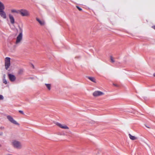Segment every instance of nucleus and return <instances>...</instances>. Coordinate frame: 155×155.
<instances>
[{"instance_id": "obj_17", "label": "nucleus", "mask_w": 155, "mask_h": 155, "mask_svg": "<svg viewBox=\"0 0 155 155\" xmlns=\"http://www.w3.org/2000/svg\"><path fill=\"white\" fill-rule=\"evenodd\" d=\"M11 12L12 13H18V12L17 11V10H15V9H12L11 10Z\"/></svg>"}, {"instance_id": "obj_2", "label": "nucleus", "mask_w": 155, "mask_h": 155, "mask_svg": "<svg viewBox=\"0 0 155 155\" xmlns=\"http://www.w3.org/2000/svg\"><path fill=\"white\" fill-rule=\"evenodd\" d=\"M4 9V5L0 2V15L3 18L5 19L6 18V15L5 13L3 11Z\"/></svg>"}, {"instance_id": "obj_3", "label": "nucleus", "mask_w": 155, "mask_h": 155, "mask_svg": "<svg viewBox=\"0 0 155 155\" xmlns=\"http://www.w3.org/2000/svg\"><path fill=\"white\" fill-rule=\"evenodd\" d=\"M5 67L6 70H8L10 65V58L7 57L5 59Z\"/></svg>"}, {"instance_id": "obj_27", "label": "nucleus", "mask_w": 155, "mask_h": 155, "mask_svg": "<svg viewBox=\"0 0 155 155\" xmlns=\"http://www.w3.org/2000/svg\"><path fill=\"white\" fill-rule=\"evenodd\" d=\"M31 65H32V68H34V65L33 64H31Z\"/></svg>"}, {"instance_id": "obj_21", "label": "nucleus", "mask_w": 155, "mask_h": 155, "mask_svg": "<svg viewBox=\"0 0 155 155\" xmlns=\"http://www.w3.org/2000/svg\"><path fill=\"white\" fill-rule=\"evenodd\" d=\"M19 112L20 113H21V114H24V112H23L22 111L20 110L19 111Z\"/></svg>"}, {"instance_id": "obj_5", "label": "nucleus", "mask_w": 155, "mask_h": 155, "mask_svg": "<svg viewBox=\"0 0 155 155\" xmlns=\"http://www.w3.org/2000/svg\"><path fill=\"white\" fill-rule=\"evenodd\" d=\"M7 118L11 123L14 124L19 125V124L11 116L8 115L7 116Z\"/></svg>"}, {"instance_id": "obj_1", "label": "nucleus", "mask_w": 155, "mask_h": 155, "mask_svg": "<svg viewBox=\"0 0 155 155\" xmlns=\"http://www.w3.org/2000/svg\"><path fill=\"white\" fill-rule=\"evenodd\" d=\"M11 144L14 148L17 149H20L22 147L21 142L16 140H12Z\"/></svg>"}, {"instance_id": "obj_23", "label": "nucleus", "mask_w": 155, "mask_h": 155, "mask_svg": "<svg viewBox=\"0 0 155 155\" xmlns=\"http://www.w3.org/2000/svg\"><path fill=\"white\" fill-rule=\"evenodd\" d=\"M152 28H153V29H154V30H155V25H154V26H153L152 27Z\"/></svg>"}, {"instance_id": "obj_20", "label": "nucleus", "mask_w": 155, "mask_h": 155, "mask_svg": "<svg viewBox=\"0 0 155 155\" xmlns=\"http://www.w3.org/2000/svg\"><path fill=\"white\" fill-rule=\"evenodd\" d=\"M23 72V70L22 69H21L19 70V74H21Z\"/></svg>"}, {"instance_id": "obj_7", "label": "nucleus", "mask_w": 155, "mask_h": 155, "mask_svg": "<svg viewBox=\"0 0 155 155\" xmlns=\"http://www.w3.org/2000/svg\"><path fill=\"white\" fill-rule=\"evenodd\" d=\"M104 94V93L99 91H95L93 94V95L94 97L101 96Z\"/></svg>"}, {"instance_id": "obj_16", "label": "nucleus", "mask_w": 155, "mask_h": 155, "mask_svg": "<svg viewBox=\"0 0 155 155\" xmlns=\"http://www.w3.org/2000/svg\"><path fill=\"white\" fill-rule=\"evenodd\" d=\"M3 82L5 84H7V81L6 80L5 78L3 79Z\"/></svg>"}, {"instance_id": "obj_13", "label": "nucleus", "mask_w": 155, "mask_h": 155, "mask_svg": "<svg viewBox=\"0 0 155 155\" xmlns=\"http://www.w3.org/2000/svg\"><path fill=\"white\" fill-rule=\"evenodd\" d=\"M36 20L41 25H44V22L43 21H41L38 18H36Z\"/></svg>"}, {"instance_id": "obj_25", "label": "nucleus", "mask_w": 155, "mask_h": 155, "mask_svg": "<svg viewBox=\"0 0 155 155\" xmlns=\"http://www.w3.org/2000/svg\"><path fill=\"white\" fill-rule=\"evenodd\" d=\"M3 133L2 132H0V135L2 136L3 135Z\"/></svg>"}, {"instance_id": "obj_22", "label": "nucleus", "mask_w": 155, "mask_h": 155, "mask_svg": "<svg viewBox=\"0 0 155 155\" xmlns=\"http://www.w3.org/2000/svg\"><path fill=\"white\" fill-rule=\"evenodd\" d=\"M113 85L114 86H116V87H117L118 86V85H117V84H113Z\"/></svg>"}, {"instance_id": "obj_6", "label": "nucleus", "mask_w": 155, "mask_h": 155, "mask_svg": "<svg viewBox=\"0 0 155 155\" xmlns=\"http://www.w3.org/2000/svg\"><path fill=\"white\" fill-rule=\"evenodd\" d=\"M22 32L20 33L16 38V40L15 42L16 44H17L19 43L22 40Z\"/></svg>"}, {"instance_id": "obj_19", "label": "nucleus", "mask_w": 155, "mask_h": 155, "mask_svg": "<svg viewBox=\"0 0 155 155\" xmlns=\"http://www.w3.org/2000/svg\"><path fill=\"white\" fill-rule=\"evenodd\" d=\"M76 7L79 11H82V9L81 8L79 7V6H76Z\"/></svg>"}, {"instance_id": "obj_24", "label": "nucleus", "mask_w": 155, "mask_h": 155, "mask_svg": "<svg viewBox=\"0 0 155 155\" xmlns=\"http://www.w3.org/2000/svg\"><path fill=\"white\" fill-rule=\"evenodd\" d=\"M5 78V74H4L3 75V78Z\"/></svg>"}, {"instance_id": "obj_28", "label": "nucleus", "mask_w": 155, "mask_h": 155, "mask_svg": "<svg viewBox=\"0 0 155 155\" xmlns=\"http://www.w3.org/2000/svg\"><path fill=\"white\" fill-rule=\"evenodd\" d=\"M153 75L154 77H155V73L153 74Z\"/></svg>"}, {"instance_id": "obj_9", "label": "nucleus", "mask_w": 155, "mask_h": 155, "mask_svg": "<svg viewBox=\"0 0 155 155\" xmlns=\"http://www.w3.org/2000/svg\"><path fill=\"white\" fill-rule=\"evenodd\" d=\"M8 77L10 80L12 81H14L15 80V78L14 75L11 74H8Z\"/></svg>"}, {"instance_id": "obj_4", "label": "nucleus", "mask_w": 155, "mask_h": 155, "mask_svg": "<svg viewBox=\"0 0 155 155\" xmlns=\"http://www.w3.org/2000/svg\"><path fill=\"white\" fill-rule=\"evenodd\" d=\"M19 13L23 16H27L29 15L28 12L25 9H21L19 11Z\"/></svg>"}, {"instance_id": "obj_15", "label": "nucleus", "mask_w": 155, "mask_h": 155, "mask_svg": "<svg viewBox=\"0 0 155 155\" xmlns=\"http://www.w3.org/2000/svg\"><path fill=\"white\" fill-rule=\"evenodd\" d=\"M110 59L111 62L112 63H114L115 62V61L112 56H110Z\"/></svg>"}, {"instance_id": "obj_8", "label": "nucleus", "mask_w": 155, "mask_h": 155, "mask_svg": "<svg viewBox=\"0 0 155 155\" xmlns=\"http://www.w3.org/2000/svg\"><path fill=\"white\" fill-rule=\"evenodd\" d=\"M56 124L61 128L64 129H68L69 128L68 127L65 125H62L59 123H57Z\"/></svg>"}, {"instance_id": "obj_12", "label": "nucleus", "mask_w": 155, "mask_h": 155, "mask_svg": "<svg viewBox=\"0 0 155 155\" xmlns=\"http://www.w3.org/2000/svg\"><path fill=\"white\" fill-rule=\"evenodd\" d=\"M87 78L92 81L94 83L96 82L95 79L94 78L92 77H88Z\"/></svg>"}, {"instance_id": "obj_10", "label": "nucleus", "mask_w": 155, "mask_h": 155, "mask_svg": "<svg viewBox=\"0 0 155 155\" xmlns=\"http://www.w3.org/2000/svg\"><path fill=\"white\" fill-rule=\"evenodd\" d=\"M9 17L11 24H14L15 19L13 16L12 15L9 14Z\"/></svg>"}, {"instance_id": "obj_11", "label": "nucleus", "mask_w": 155, "mask_h": 155, "mask_svg": "<svg viewBox=\"0 0 155 155\" xmlns=\"http://www.w3.org/2000/svg\"><path fill=\"white\" fill-rule=\"evenodd\" d=\"M129 137L132 140H135L137 139V138L135 136H132L130 134H129Z\"/></svg>"}, {"instance_id": "obj_18", "label": "nucleus", "mask_w": 155, "mask_h": 155, "mask_svg": "<svg viewBox=\"0 0 155 155\" xmlns=\"http://www.w3.org/2000/svg\"><path fill=\"white\" fill-rule=\"evenodd\" d=\"M4 98L3 97L2 95H0V100H3Z\"/></svg>"}, {"instance_id": "obj_29", "label": "nucleus", "mask_w": 155, "mask_h": 155, "mask_svg": "<svg viewBox=\"0 0 155 155\" xmlns=\"http://www.w3.org/2000/svg\"><path fill=\"white\" fill-rule=\"evenodd\" d=\"M1 147V145L0 144V147Z\"/></svg>"}, {"instance_id": "obj_26", "label": "nucleus", "mask_w": 155, "mask_h": 155, "mask_svg": "<svg viewBox=\"0 0 155 155\" xmlns=\"http://www.w3.org/2000/svg\"><path fill=\"white\" fill-rule=\"evenodd\" d=\"M0 128L1 130L4 129V127H1Z\"/></svg>"}, {"instance_id": "obj_14", "label": "nucleus", "mask_w": 155, "mask_h": 155, "mask_svg": "<svg viewBox=\"0 0 155 155\" xmlns=\"http://www.w3.org/2000/svg\"><path fill=\"white\" fill-rule=\"evenodd\" d=\"M45 85L48 90H51V84H46Z\"/></svg>"}]
</instances>
